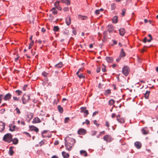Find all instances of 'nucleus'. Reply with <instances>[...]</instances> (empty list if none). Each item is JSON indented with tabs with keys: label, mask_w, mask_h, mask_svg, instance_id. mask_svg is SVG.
Returning a JSON list of instances; mask_svg holds the SVG:
<instances>
[{
	"label": "nucleus",
	"mask_w": 158,
	"mask_h": 158,
	"mask_svg": "<svg viewBox=\"0 0 158 158\" xmlns=\"http://www.w3.org/2000/svg\"><path fill=\"white\" fill-rule=\"evenodd\" d=\"M65 145L66 149L70 151L75 143V139L73 138L67 137L65 139Z\"/></svg>",
	"instance_id": "1"
},
{
	"label": "nucleus",
	"mask_w": 158,
	"mask_h": 158,
	"mask_svg": "<svg viewBox=\"0 0 158 158\" xmlns=\"http://www.w3.org/2000/svg\"><path fill=\"white\" fill-rule=\"evenodd\" d=\"M3 140L4 141L10 143L12 141V135L10 133H7L5 134L3 138Z\"/></svg>",
	"instance_id": "2"
},
{
	"label": "nucleus",
	"mask_w": 158,
	"mask_h": 158,
	"mask_svg": "<svg viewBox=\"0 0 158 158\" xmlns=\"http://www.w3.org/2000/svg\"><path fill=\"white\" fill-rule=\"evenodd\" d=\"M21 99L23 103L24 104H26L30 100V96L29 95L24 94L22 98Z\"/></svg>",
	"instance_id": "3"
},
{
	"label": "nucleus",
	"mask_w": 158,
	"mask_h": 158,
	"mask_svg": "<svg viewBox=\"0 0 158 158\" xmlns=\"http://www.w3.org/2000/svg\"><path fill=\"white\" fill-rule=\"evenodd\" d=\"M129 68L127 66L124 67L122 70V72L124 75L127 76L129 73Z\"/></svg>",
	"instance_id": "4"
},
{
	"label": "nucleus",
	"mask_w": 158,
	"mask_h": 158,
	"mask_svg": "<svg viewBox=\"0 0 158 158\" xmlns=\"http://www.w3.org/2000/svg\"><path fill=\"white\" fill-rule=\"evenodd\" d=\"M104 140L106 142H110L112 140V138L111 136L108 135H105L103 137Z\"/></svg>",
	"instance_id": "5"
},
{
	"label": "nucleus",
	"mask_w": 158,
	"mask_h": 158,
	"mask_svg": "<svg viewBox=\"0 0 158 158\" xmlns=\"http://www.w3.org/2000/svg\"><path fill=\"white\" fill-rule=\"evenodd\" d=\"M86 107H81V112L83 113L85 115V117H86L89 114V112L87 110H86Z\"/></svg>",
	"instance_id": "6"
},
{
	"label": "nucleus",
	"mask_w": 158,
	"mask_h": 158,
	"mask_svg": "<svg viewBox=\"0 0 158 158\" xmlns=\"http://www.w3.org/2000/svg\"><path fill=\"white\" fill-rule=\"evenodd\" d=\"M11 94L8 93L4 96L3 99L4 101H9L11 99Z\"/></svg>",
	"instance_id": "7"
},
{
	"label": "nucleus",
	"mask_w": 158,
	"mask_h": 158,
	"mask_svg": "<svg viewBox=\"0 0 158 158\" xmlns=\"http://www.w3.org/2000/svg\"><path fill=\"white\" fill-rule=\"evenodd\" d=\"M78 134L80 135H84L86 133V130L83 128H80L78 131Z\"/></svg>",
	"instance_id": "8"
},
{
	"label": "nucleus",
	"mask_w": 158,
	"mask_h": 158,
	"mask_svg": "<svg viewBox=\"0 0 158 158\" xmlns=\"http://www.w3.org/2000/svg\"><path fill=\"white\" fill-rule=\"evenodd\" d=\"M66 23L68 26H69L71 23V18L70 16L68 15L65 19Z\"/></svg>",
	"instance_id": "9"
},
{
	"label": "nucleus",
	"mask_w": 158,
	"mask_h": 158,
	"mask_svg": "<svg viewBox=\"0 0 158 158\" xmlns=\"http://www.w3.org/2000/svg\"><path fill=\"white\" fill-rule=\"evenodd\" d=\"M142 132L143 135H146L149 133V130L147 127H144L141 130Z\"/></svg>",
	"instance_id": "10"
},
{
	"label": "nucleus",
	"mask_w": 158,
	"mask_h": 158,
	"mask_svg": "<svg viewBox=\"0 0 158 158\" xmlns=\"http://www.w3.org/2000/svg\"><path fill=\"white\" fill-rule=\"evenodd\" d=\"M41 122V120L38 117H36L34 118L32 121L33 123H40Z\"/></svg>",
	"instance_id": "11"
},
{
	"label": "nucleus",
	"mask_w": 158,
	"mask_h": 158,
	"mask_svg": "<svg viewBox=\"0 0 158 158\" xmlns=\"http://www.w3.org/2000/svg\"><path fill=\"white\" fill-rule=\"evenodd\" d=\"M5 127V123L2 122V121H0V131L2 132L3 131Z\"/></svg>",
	"instance_id": "12"
},
{
	"label": "nucleus",
	"mask_w": 158,
	"mask_h": 158,
	"mask_svg": "<svg viewBox=\"0 0 158 158\" xmlns=\"http://www.w3.org/2000/svg\"><path fill=\"white\" fill-rule=\"evenodd\" d=\"M29 128L32 131H34L36 132H38L39 131V129L34 126H30Z\"/></svg>",
	"instance_id": "13"
},
{
	"label": "nucleus",
	"mask_w": 158,
	"mask_h": 158,
	"mask_svg": "<svg viewBox=\"0 0 158 158\" xmlns=\"http://www.w3.org/2000/svg\"><path fill=\"white\" fill-rule=\"evenodd\" d=\"M135 145L138 149L140 148L141 147V143L138 141H136L135 143Z\"/></svg>",
	"instance_id": "14"
},
{
	"label": "nucleus",
	"mask_w": 158,
	"mask_h": 158,
	"mask_svg": "<svg viewBox=\"0 0 158 158\" xmlns=\"http://www.w3.org/2000/svg\"><path fill=\"white\" fill-rule=\"evenodd\" d=\"M59 1H57L55 3L54 5L55 6V7H56L58 10H61L62 9L61 7L59 6Z\"/></svg>",
	"instance_id": "15"
},
{
	"label": "nucleus",
	"mask_w": 158,
	"mask_h": 158,
	"mask_svg": "<svg viewBox=\"0 0 158 158\" xmlns=\"http://www.w3.org/2000/svg\"><path fill=\"white\" fill-rule=\"evenodd\" d=\"M78 17L79 19H81L82 20H86L88 18L87 16H85L81 15H78Z\"/></svg>",
	"instance_id": "16"
},
{
	"label": "nucleus",
	"mask_w": 158,
	"mask_h": 158,
	"mask_svg": "<svg viewBox=\"0 0 158 158\" xmlns=\"http://www.w3.org/2000/svg\"><path fill=\"white\" fill-rule=\"evenodd\" d=\"M108 30L110 33L112 32L113 30V27L111 25H109L108 26Z\"/></svg>",
	"instance_id": "17"
},
{
	"label": "nucleus",
	"mask_w": 158,
	"mask_h": 158,
	"mask_svg": "<svg viewBox=\"0 0 158 158\" xmlns=\"http://www.w3.org/2000/svg\"><path fill=\"white\" fill-rule=\"evenodd\" d=\"M106 60L108 63H111L113 62V59L112 57H106Z\"/></svg>",
	"instance_id": "18"
},
{
	"label": "nucleus",
	"mask_w": 158,
	"mask_h": 158,
	"mask_svg": "<svg viewBox=\"0 0 158 158\" xmlns=\"http://www.w3.org/2000/svg\"><path fill=\"white\" fill-rule=\"evenodd\" d=\"M119 32L121 35L123 36L125 32V29L123 28H121L119 30Z\"/></svg>",
	"instance_id": "19"
},
{
	"label": "nucleus",
	"mask_w": 158,
	"mask_h": 158,
	"mask_svg": "<svg viewBox=\"0 0 158 158\" xmlns=\"http://www.w3.org/2000/svg\"><path fill=\"white\" fill-rule=\"evenodd\" d=\"M80 153L81 155H83L85 157L87 156L88 155L86 152L85 151L81 150L80 151Z\"/></svg>",
	"instance_id": "20"
},
{
	"label": "nucleus",
	"mask_w": 158,
	"mask_h": 158,
	"mask_svg": "<svg viewBox=\"0 0 158 158\" xmlns=\"http://www.w3.org/2000/svg\"><path fill=\"white\" fill-rule=\"evenodd\" d=\"M61 2L62 3H65L67 5H69L70 3V1L69 0H61Z\"/></svg>",
	"instance_id": "21"
},
{
	"label": "nucleus",
	"mask_w": 158,
	"mask_h": 158,
	"mask_svg": "<svg viewBox=\"0 0 158 158\" xmlns=\"http://www.w3.org/2000/svg\"><path fill=\"white\" fill-rule=\"evenodd\" d=\"M62 155L64 158H68L69 156V154L65 152H62Z\"/></svg>",
	"instance_id": "22"
},
{
	"label": "nucleus",
	"mask_w": 158,
	"mask_h": 158,
	"mask_svg": "<svg viewBox=\"0 0 158 158\" xmlns=\"http://www.w3.org/2000/svg\"><path fill=\"white\" fill-rule=\"evenodd\" d=\"M126 54L125 52L123 49H121V52L120 54V56L122 57H124L125 56Z\"/></svg>",
	"instance_id": "23"
},
{
	"label": "nucleus",
	"mask_w": 158,
	"mask_h": 158,
	"mask_svg": "<svg viewBox=\"0 0 158 158\" xmlns=\"http://www.w3.org/2000/svg\"><path fill=\"white\" fill-rule=\"evenodd\" d=\"M57 108L59 111L60 113H62L63 112V108L60 106V105H58L57 106Z\"/></svg>",
	"instance_id": "24"
},
{
	"label": "nucleus",
	"mask_w": 158,
	"mask_h": 158,
	"mask_svg": "<svg viewBox=\"0 0 158 158\" xmlns=\"http://www.w3.org/2000/svg\"><path fill=\"white\" fill-rule=\"evenodd\" d=\"M55 8V7L52 8L51 10V11H52V13L54 15L57 14V11L56 10Z\"/></svg>",
	"instance_id": "25"
},
{
	"label": "nucleus",
	"mask_w": 158,
	"mask_h": 158,
	"mask_svg": "<svg viewBox=\"0 0 158 158\" xmlns=\"http://www.w3.org/2000/svg\"><path fill=\"white\" fill-rule=\"evenodd\" d=\"M118 21V17L117 16H114L112 19V22L114 23H116Z\"/></svg>",
	"instance_id": "26"
},
{
	"label": "nucleus",
	"mask_w": 158,
	"mask_h": 158,
	"mask_svg": "<svg viewBox=\"0 0 158 158\" xmlns=\"http://www.w3.org/2000/svg\"><path fill=\"white\" fill-rule=\"evenodd\" d=\"M150 93V91H147L145 94H144L145 97L146 99L148 98Z\"/></svg>",
	"instance_id": "27"
},
{
	"label": "nucleus",
	"mask_w": 158,
	"mask_h": 158,
	"mask_svg": "<svg viewBox=\"0 0 158 158\" xmlns=\"http://www.w3.org/2000/svg\"><path fill=\"white\" fill-rule=\"evenodd\" d=\"M16 127L15 125H13L11 126L10 127L9 130L11 131H15Z\"/></svg>",
	"instance_id": "28"
},
{
	"label": "nucleus",
	"mask_w": 158,
	"mask_h": 158,
	"mask_svg": "<svg viewBox=\"0 0 158 158\" xmlns=\"http://www.w3.org/2000/svg\"><path fill=\"white\" fill-rule=\"evenodd\" d=\"M118 122L121 123H124V119L123 118H119L117 120Z\"/></svg>",
	"instance_id": "29"
},
{
	"label": "nucleus",
	"mask_w": 158,
	"mask_h": 158,
	"mask_svg": "<svg viewBox=\"0 0 158 158\" xmlns=\"http://www.w3.org/2000/svg\"><path fill=\"white\" fill-rule=\"evenodd\" d=\"M62 66V63L61 62L55 65V67L57 68H60Z\"/></svg>",
	"instance_id": "30"
},
{
	"label": "nucleus",
	"mask_w": 158,
	"mask_h": 158,
	"mask_svg": "<svg viewBox=\"0 0 158 158\" xmlns=\"http://www.w3.org/2000/svg\"><path fill=\"white\" fill-rule=\"evenodd\" d=\"M114 102L115 101L113 99H111L109 101L108 104L110 105H112L114 103Z\"/></svg>",
	"instance_id": "31"
},
{
	"label": "nucleus",
	"mask_w": 158,
	"mask_h": 158,
	"mask_svg": "<svg viewBox=\"0 0 158 158\" xmlns=\"http://www.w3.org/2000/svg\"><path fill=\"white\" fill-rule=\"evenodd\" d=\"M15 93L18 96L21 95L22 93L21 91L19 90H16L15 91Z\"/></svg>",
	"instance_id": "32"
},
{
	"label": "nucleus",
	"mask_w": 158,
	"mask_h": 158,
	"mask_svg": "<svg viewBox=\"0 0 158 158\" xmlns=\"http://www.w3.org/2000/svg\"><path fill=\"white\" fill-rule=\"evenodd\" d=\"M111 10H114L116 7V4L115 3H112L111 4Z\"/></svg>",
	"instance_id": "33"
},
{
	"label": "nucleus",
	"mask_w": 158,
	"mask_h": 158,
	"mask_svg": "<svg viewBox=\"0 0 158 158\" xmlns=\"http://www.w3.org/2000/svg\"><path fill=\"white\" fill-rule=\"evenodd\" d=\"M77 76H78V77L80 78H85V76H84L83 74L82 73H81L80 74H79V73L77 74Z\"/></svg>",
	"instance_id": "34"
},
{
	"label": "nucleus",
	"mask_w": 158,
	"mask_h": 158,
	"mask_svg": "<svg viewBox=\"0 0 158 158\" xmlns=\"http://www.w3.org/2000/svg\"><path fill=\"white\" fill-rule=\"evenodd\" d=\"M13 143L15 144H16L18 142V140L17 138H14L13 140H12Z\"/></svg>",
	"instance_id": "35"
},
{
	"label": "nucleus",
	"mask_w": 158,
	"mask_h": 158,
	"mask_svg": "<svg viewBox=\"0 0 158 158\" xmlns=\"http://www.w3.org/2000/svg\"><path fill=\"white\" fill-rule=\"evenodd\" d=\"M53 30L55 31H58L59 30V28L58 26H55L53 28Z\"/></svg>",
	"instance_id": "36"
},
{
	"label": "nucleus",
	"mask_w": 158,
	"mask_h": 158,
	"mask_svg": "<svg viewBox=\"0 0 158 158\" xmlns=\"http://www.w3.org/2000/svg\"><path fill=\"white\" fill-rule=\"evenodd\" d=\"M126 9H123L122 10V13L121 15L123 16H124L125 15V14L126 13Z\"/></svg>",
	"instance_id": "37"
},
{
	"label": "nucleus",
	"mask_w": 158,
	"mask_h": 158,
	"mask_svg": "<svg viewBox=\"0 0 158 158\" xmlns=\"http://www.w3.org/2000/svg\"><path fill=\"white\" fill-rule=\"evenodd\" d=\"M49 20H50V21H51V22L54 19V17L51 14H50L49 15Z\"/></svg>",
	"instance_id": "38"
},
{
	"label": "nucleus",
	"mask_w": 158,
	"mask_h": 158,
	"mask_svg": "<svg viewBox=\"0 0 158 158\" xmlns=\"http://www.w3.org/2000/svg\"><path fill=\"white\" fill-rule=\"evenodd\" d=\"M11 147H10L9 151V154L10 156L12 155L14 153V151L11 149Z\"/></svg>",
	"instance_id": "39"
},
{
	"label": "nucleus",
	"mask_w": 158,
	"mask_h": 158,
	"mask_svg": "<svg viewBox=\"0 0 158 158\" xmlns=\"http://www.w3.org/2000/svg\"><path fill=\"white\" fill-rule=\"evenodd\" d=\"M34 41L33 40L31 42V43L30 44L29 46L28 47V48L29 49H30L31 48V47H32V46H33V45L34 44Z\"/></svg>",
	"instance_id": "40"
},
{
	"label": "nucleus",
	"mask_w": 158,
	"mask_h": 158,
	"mask_svg": "<svg viewBox=\"0 0 158 158\" xmlns=\"http://www.w3.org/2000/svg\"><path fill=\"white\" fill-rule=\"evenodd\" d=\"M15 110L16 111V114H20V113H21L18 107H16L15 108Z\"/></svg>",
	"instance_id": "41"
},
{
	"label": "nucleus",
	"mask_w": 158,
	"mask_h": 158,
	"mask_svg": "<svg viewBox=\"0 0 158 158\" xmlns=\"http://www.w3.org/2000/svg\"><path fill=\"white\" fill-rule=\"evenodd\" d=\"M111 93L110 90V89L107 90L105 91V94L106 95H108Z\"/></svg>",
	"instance_id": "42"
},
{
	"label": "nucleus",
	"mask_w": 158,
	"mask_h": 158,
	"mask_svg": "<svg viewBox=\"0 0 158 158\" xmlns=\"http://www.w3.org/2000/svg\"><path fill=\"white\" fill-rule=\"evenodd\" d=\"M13 98L14 101H19V98H17L16 97L13 96Z\"/></svg>",
	"instance_id": "43"
},
{
	"label": "nucleus",
	"mask_w": 158,
	"mask_h": 158,
	"mask_svg": "<svg viewBox=\"0 0 158 158\" xmlns=\"http://www.w3.org/2000/svg\"><path fill=\"white\" fill-rule=\"evenodd\" d=\"M48 75V73H46L45 71H44L42 73V75L44 77H47Z\"/></svg>",
	"instance_id": "44"
},
{
	"label": "nucleus",
	"mask_w": 158,
	"mask_h": 158,
	"mask_svg": "<svg viewBox=\"0 0 158 158\" xmlns=\"http://www.w3.org/2000/svg\"><path fill=\"white\" fill-rule=\"evenodd\" d=\"M94 123L95 124L97 127H98L99 126V124L97 123V121L96 120H95L94 121Z\"/></svg>",
	"instance_id": "45"
},
{
	"label": "nucleus",
	"mask_w": 158,
	"mask_h": 158,
	"mask_svg": "<svg viewBox=\"0 0 158 158\" xmlns=\"http://www.w3.org/2000/svg\"><path fill=\"white\" fill-rule=\"evenodd\" d=\"M97 133L96 131H91L92 135L93 136L95 135Z\"/></svg>",
	"instance_id": "46"
},
{
	"label": "nucleus",
	"mask_w": 158,
	"mask_h": 158,
	"mask_svg": "<svg viewBox=\"0 0 158 158\" xmlns=\"http://www.w3.org/2000/svg\"><path fill=\"white\" fill-rule=\"evenodd\" d=\"M122 57H123L122 56H120L119 55V57H118V58L117 59H116V62H119Z\"/></svg>",
	"instance_id": "47"
},
{
	"label": "nucleus",
	"mask_w": 158,
	"mask_h": 158,
	"mask_svg": "<svg viewBox=\"0 0 158 158\" xmlns=\"http://www.w3.org/2000/svg\"><path fill=\"white\" fill-rule=\"evenodd\" d=\"M69 120V117H66L65 118L64 123H67L68 122V121Z\"/></svg>",
	"instance_id": "48"
},
{
	"label": "nucleus",
	"mask_w": 158,
	"mask_h": 158,
	"mask_svg": "<svg viewBox=\"0 0 158 158\" xmlns=\"http://www.w3.org/2000/svg\"><path fill=\"white\" fill-rule=\"evenodd\" d=\"M105 126L107 127H109L110 126L109 123L108 121L106 122V123L105 124Z\"/></svg>",
	"instance_id": "49"
},
{
	"label": "nucleus",
	"mask_w": 158,
	"mask_h": 158,
	"mask_svg": "<svg viewBox=\"0 0 158 158\" xmlns=\"http://www.w3.org/2000/svg\"><path fill=\"white\" fill-rule=\"evenodd\" d=\"M83 70V69H82L81 68H80V69L78 70V71L77 72V73H76V74H79V73L81 71H82Z\"/></svg>",
	"instance_id": "50"
},
{
	"label": "nucleus",
	"mask_w": 158,
	"mask_h": 158,
	"mask_svg": "<svg viewBox=\"0 0 158 158\" xmlns=\"http://www.w3.org/2000/svg\"><path fill=\"white\" fill-rule=\"evenodd\" d=\"M64 10V11H68L69 10V8L68 7H64L63 9Z\"/></svg>",
	"instance_id": "51"
},
{
	"label": "nucleus",
	"mask_w": 158,
	"mask_h": 158,
	"mask_svg": "<svg viewBox=\"0 0 158 158\" xmlns=\"http://www.w3.org/2000/svg\"><path fill=\"white\" fill-rule=\"evenodd\" d=\"M100 11L99 10H97L95 11V14L96 15H98Z\"/></svg>",
	"instance_id": "52"
},
{
	"label": "nucleus",
	"mask_w": 158,
	"mask_h": 158,
	"mask_svg": "<svg viewBox=\"0 0 158 158\" xmlns=\"http://www.w3.org/2000/svg\"><path fill=\"white\" fill-rule=\"evenodd\" d=\"M3 96V94H0V104L1 103L2 99V97Z\"/></svg>",
	"instance_id": "53"
},
{
	"label": "nucleus",
	"mask_w": 158,
	"mask_h": 158,
	"mask_svg": "<svg viewBox=\"0 0 158 158\" xmlns=\"http://www.w3.org/2000/svg\"><path fill=\"white\" fill-rule=\"evenodd\" d=\"M105 134V131H103L102 132H100V135H102L103 134Z\"/></svg>",
	"instance_id": "54"
},
{
	"label": "nucleus",
	"mask_w": 158,
	"mask_h": 158,
	"mask_svg": "<svg viewBox=\"0 0 158 158\" xmlns=\"http://www.w3.org/2000/svg\"><path fill=\"white\" fill-rule=\"evenodd\" d=\"M98 111H95V112H94L93 113V114L92 116H94L95 115H96V114H98Z\"/></svg>",
	"instance_id": "55"
},
{
	"label": "nucleus",
	"mask_w": 158,
	"mask_h": 158,
	"mask_svg": "<svg viewBox=\"0 0 158 158\" xmlns=\"http://www.w3.org/2000/svg\"><path fill=\"white\" fill-rule=\"evenodd\" d=\"M86 121V124L87 125H89L90 123V122L88 120L86 119L85 120Z\"/></svg>",
	"instance_id": "56"
},
{
	"label": "nucleus",
	"mask_w": 158,
	"mask_h": 158,
	"mask_svg": "<svg viewBox=\"0 0 158 158\" xmlns=\"http://www.w3.org/2000/svg\"><path fill=\"white\" fill-rule=\"evenodd\" d=\"M59 143V142L58 140L56 141L55 143L54 144L55 145H57Z\"/></svg>",
	"instance_id": "57"
},
{
	"label": "nucleus",
	"mask_w": 158,
	"mask_h": 158,
	"mask_svg": "<svg viewBox=\"0 0 158 158\" xmlns=\"http://www.w3.org/2000/svg\"><path fill=\"white\" fill-rule=\"evenodd\" d=\"M5 109H2L1 110V112L2 113H4V112H5Z\"/></svg>",
	"instance_id": "58"
},
{
	"label": "nucleus",
	"mask_w": 158,
	"mask_h": 158,
	"mask_svg": "<svg viewBox=\"0 0 158 158\" xmlns=\"http://www.w3.org/2000/svg\"><path fill=\"white\" fill-rule=\"evenodd\" d=\"M147 41V38L146 37H145L144 38L143 40V42L144 43H146Z\"/></svg>",
	"instance_id": "59"
},
{
	"label": "nucleus",
	"mask_w": 158,
	"mask_h": 158,
	"mask_svg": "<svg viewBox=\"0 0 158 158\" xmlns=\"http://www.w3.org/2000/svg\"><path fill=\"white\" fill-rule=\"evenodd\" d=\"M96 71H97V73H98L100 72V68H97V69Z\"/></svg>",
	"instance_id": "60"
},
{
	"label": "nucleus",
	"mask_w": 158,
	"mask_h": 158,
	"mask_svg": "<svg viewBox=\"0 0 158 158\" xmlns=\"http://www.w3.org/2000/svg\"><path fill=\"white\" fill-rule=\"evenodd\" d=\"M41 31L43 32H44L45 31V29L44 28H42L41 29Z\"/></svg>",
	"instance_id": "61"
},
{
	"label": "nucleus",
	"mask_w": 158,
	"mask_h": 158,
	"mask_svg": "<svg viewBox=\"0 0 158 158\" xmlns=\"http://www.w3.org/2000/svg\"><path fill=\"white\" fill-rule=\"evenodd\" d=\"M115 116V114H112L111 117L112 118H114Z\"/></svg>",
	"instance_id": "62"
},
{
	"label": "nucleus",
	"mask_w": 158,
	"mask_h": 158,
	"mask_svg": "<svg viewBox=\"0 0 158 158\" xmlns=\"http://www.w3.org/2000/svg\"><path fill=\"white\" fill-rule=\"evenodd\" d=\"M51 158H58V157L57 156L54 155Z\"/></svg>",
	"instance_id": "63"
},
{
	"label": "nucleus",
	"mask_w": 158,
	"mask_h": 158,
	"mask_svg": "<svg viewBox=\"0 0 158 158\" xmlns=\"http://www.w3.org/2000/svg\"><path fill=\"white\" fill-rule=\"evenodd\" d=\"M19 57L18 56L17 57L15 58V61L16 62L18 60V59Z\"/></svg>",
	"instance_id": "64"
}]
</instances>
